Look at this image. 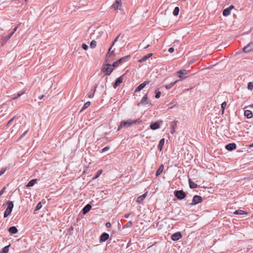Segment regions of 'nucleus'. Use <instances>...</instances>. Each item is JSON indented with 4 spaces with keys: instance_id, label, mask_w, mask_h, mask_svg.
<instances>
[{
    "instance_id": "17",
    "label": "nucleus",
    "mask_w": 253,
    "mask_h": 253,
    "mask_svg": "<svg viewBox=\"0 0 253 253\" xmlns=\"http://www.w3.org/2000/svg\"><path fill=\"white\" fill-rule=\"evenodd\" d=\"M91 209V206L90 204H87L82 210V213L84 214H86Z\"/></svg>"
},
{
    "instance_id": "2",
    "label": "nucleus",
    "mask_w": 253,
    "mask_h": 253,
    "mask_svg": "<svg viewBox=\"0 0 253 253\" xmlns=\"http://www.w3.org/2000/svg\"><path fill=\"white\" fill-rule=\"evenodd\" d=\"M6 204L7 205V207L5 211L4 212V214H3L4 217H6L9 215L10 214V213L12 212V209L13 208V206H14L13 203L12 201H8V202H7Z\"/></svg>"
},
{
    "instance_id": "43",
    "label": "nucleus",
    "mask_w": 253,
    "mask_h": 253,
    "mask_svg": "<svg viewBox=\"0 0 253 253\" xmlns=\"http://www.w3.org/2000/svg\"><path fill=\"white\" fill-rule=\"evenodd\" d=\"M6 170V168H3L0 170V176L2 175Z\"/></svg>"
},
{
    "instance_id": "11",
    "label": "nucleus",
    "mask_w": 253,
    "mask_h": 253,
    "mask_svg": "<svg viewBox=\"0 0 253 253\" xmlns=\"http://www.w3.org/2000/svg\"><path fill=\"white\" fill-rule=\"evenodd\" d=\"M178 77L180 79H185L186 78V75L187 74V71L186 70H182L177 72Z\"/></svg>"
},
{
    "instance_id": "18",
    "label": "nucleus",
    "mask_w": 253,
    "mask_h": 253,
    "mask_svg": "<svg viewBox=\"0 0 253 253\" xmlns=\"http://www.w3.org/2000/svg\"><path fill=\"white\" fill-rule=\"evenodd\" d=\"M150 127L152 130H156L160 127V125L158 122L151 123Z\"/></svg>"
},
{
    "instance_id": "44",
    "label": "nucleus",
    "mask_w": 253,
    "mask_h": 253,
    "mask_svg": "<svg viewBox=\"0 0 253 253\" xmlns=\"http://www.w3.org/2000/svg\"><path fill=\"white\" fill-rule=\"evenodd\" d=\"M82 47L84 50H87L88 47V45L84 43L82 44Z\"/></svg>"
},
{
    "instance_id": "56",
    "label": "nucleus",
    "mask_w": 253,
    "mask_h": 253,
    "mask_svg": "<svg viewBox=\"0 0 253 253\" xmlns=\"http://www.w3.org/2000/svg\"><path fill=\"white\" fill-rule=\"evenodd\" d=\"M129 215H130V213L126 214L124 215V217L126 218H127L129 217Z\"/></svg>"
},
{
    "instance_id": "30",
    "label": "nucleus",
    "mask_w": 253,
    "mask_h": 253,
    "mask_svg": "<svg viewBox=\"0 0 253 253\" xmlns=\"http://www.w3.org/2000/svg\"><path fill=\"white\" fill-rule=\"evenodd\" d=\"M179 8L178 7L176 6L174 8L173 11V14L174 16H177L179 14Z\"/></svg>"
},
{
    "instance_id": "32",
    "label": "nucleus",
    "mask_w": 253,
    "mask_h": 253,
    "mask_svg": "<svg viewBox=\"0 0 253 253\" xmlns=\"http://www.w3.org/2000/svg\"><path fill=\"white\" fill-rule=\"evenodd\" d=\"M177 82V81H175L174 82H172L169 84H167L166 85V88L167 89H169L170 88H171L173 86H174V85L176 84V83Z\"/></svg>"
},
{
    "instance_id": "5",
    "label": "nucleus",
    "mask_w": 253,
    "mask_h": 253,
    "mask_svg": "<svg viewBox=\"0 0 253 253\" xmlns=\"http://www.w3.org/2000/svg\"><path fill=\"white\" fill-rule=\"evenodd\" d=\"M203 199L201 196L199 195H195L192 200V203L190 204V205H196L199 203H202Z\"/></svg>"
},
{
    "instance_id": "10",
    "label": "nucleus",
    "mask_w": 253,
    "mask_h": 253,
    "mask_svg": "<svg viewBox=\"0 0 253 253\" xmlns=\"http://www.w3.org/2000/svg\"><path fill=\"white\" fill-rule=\"evenodd\" d=\"M182 234L180 232H176L171 236V239L174 241H177L182 238Z\"/></svg>"
},
{
    "instance_id": "4",
    "label": "nucleus",
    "mask_w": 253,
    "mask_h": 253,
    "mask_svg": "<svg viewBox=\"0 0 253 253\" xmlns=\"http://www.w3.org/2000/svg\"><path fill=\"white\" fill-rule=\"evenodd\" d=\"M174 195L178 200H182L186 197L187 194L182 190H175L174 191Z\"/></svg>"
},
{
    "instance_id": "27",
    "label": "nucleus",
    "mask_w": 253,
    "mask_h": 253,
    "mask_svg": "<svg viewBox=\"0 0 253 253\" xmlns=\"http://www.w3.org/2000/svg\"><path fill=\"white\" fill-rule=\"evenodd\" d=\"M37 179H33L31 180L28 184L26 185L27 187H31L34 185V184L37 182Z\"/></svg>"
},
{
    "instance_id": "3",
    "label": "nucleus",
    "mask_w": 253,
    "mask_h": 253,
    "mask_svg": "<svg viewBox=\"0 0 253 253\" xmlns=\"http://www.w3.org/2000/svg\"><path fill=\"white\" fill-rule=\"evenodd\" d=\"M113 64H105L102 68V71L105 73V75H110L114 70Z\"/></svg>"
},
{
    "instance_id": "53",
    "label": "nucleus",
    "mask_w": 253,
    "mask_h": 253,
    "mask_svg": "<svg viewBox=\"0 0 253 253\" xmlns=\"http://www.w3.org/2000/svg\"><path fill=\"white\" fill-rule=\"evenodd\" d=\"M27 130L25 131L19 137V138L23 137L24 136L26 135V134L27 133Z\"/></svg>"
},
{
    "instance_id": "26",
    "label": "nucleus",
    "mask_w": 253,
    "mask_h": 253,
    "mask_svg": "<svg viewBox=\"0 0 253 253\" xmlns=\"http://www.w3.org/2000/svg\"><path fill=\"white\" fill-rule=\"evenodd\" d=\"M234 214H236V215H242V214H247L248 213L244 211L241 210H238L235 211L234 212Z\"/></svg>"
},
{
    "instance_id": "1",
    "label": "nucleus",
    "mask_w": 253,
    "mask_h": 253,
    "mask_svg": "<svg viewBox=\"0 0 253 253\" xmlns=\"http://www.w3.org/2000/svg\"><path fill=\"white\" fill-rule=\"evenodd\" d=\"M141 122L140 119H136V120H127V121H122L118 127L117 131H119L121 128L126 127H129L132 125L139 124Z\"/></svg>"
},
{
    "instance_id": "6",
    "label": "nucleus",
    "mask_w": 253,
    "mask_h": 253,
    "mask_svg": "<svg viewBox=\"0 0 253 253\" xmlns=\"http://www.w3.org/2000/svg\"><path fill=\"white\" fill-rule=\"evenodd\" d=\"M130 57V55H126L125 56H124L120 59H118V60L115 61L113 63V66L114 67H117L120 64L124 62L125 61V60Z\"/></svg>"
},
{
    "instance_id": "48",
    "label": "nucleus",
    "mask_w": 253,
    "mask_h": 253,
    "mask_svg": "<svg viewBox=\"0 0 253 253\" xmlns=\"http://www.w3.org/2000/svg\"><path fill=\"white\" fill-rule=\"evenodd\" d=\"M5 190V187H3V188H2V189L0 190V196H1L2 195V194H3V192H4Z\"/></svg>"
},
{
    "instance_id": "20",
    "label": "nucleus",
    "mask_w": 253,
    "mask_h": 253,
    "mask_svg": "<svg viewBox=\"0 0 253 253\" xmlns=\"http://www.w3.org/2000/svg\"><path fill=\"white\" fill-rule=\"evenodd\" d=\"M152 55H153L152 53H149V54H148L145 55L142 58H141L139 60V62L140 63H142V62L146 61L149 58L151 57L152 56Z\"/></svg>"
},
{
    "instance_id": "52",
    "label": "nucleus",
    "mask_w": 253,
    "mask_h": 253,
    "mask_svg": "<svg viewBox=\"0 0 253 253\" xmlns=\"http://www.w3.org/2000/svg\"><path fill=\"white\" fill-rule=\"evenodd\" d=\"M14 119V118H12L11 119H10L8 122L7 123V126L9 125L11 123H12V122L13 121V120Z\"/></svg>"
},
{
    "instance_id": "60",
    "label": "nucleus",
    "mask_w": 253,
    "mask_h": 253,
    "mask_svg": "<svg viewBox=\"0 0 253 253\" xmlns=\"http://www.w3.org/2000/svg\"><path fill=\"white\" fill-rule=\"evenodd\" d=\"M253 147V143L250 145V147Z\"/></svg>"
},
{
    "instance_id": "57",
    "label": "nucleus",
    "mask_w": 253,
    "mask_h": 253,
    "mask_svg": "<svg viewBox=\"0 0 253 253\" xmlns=\"http://www.w3.org/2000/svg\"><path fill=\"white\" fill-rule=\"evenodd\" d=\"M149 46H150L149 44L145 45V46L144 47V49H147Z\"/></svg>"
},
{
    "instance_id": "54",
    "label": "nucleus",
    "mask_w": 253,
    "mask_h": 253,
    "mask_svg": "<svg viewBox=\"0 0 253 253\" xmlns=\"http://www.w3.org/2000/svg\"><path fill=\"white\" fill-rule=\"evenodd\" d=\"M17 27H15L14 29L13 30V31L11 32V33H13V35L14 34V33H15V32L17 30Z\"/></svg>"
},
{
    "instance_id": "47",
    "label": "nucleus",
    "mask_w": 253,
    "mask_h": 253,
    "mask_svg": "<svg viewBox=\"0 0 253 253\" xmlns=\"http://www.w3.org/2000/svg\"><path fill=\"white\" fill-rule=\"evenodd\" d=\"M109 149V147H108V146L105 147L104 148H103L102 149V152H105V151L108 150Z\"/></svg>"
},
{
    "instance_id": "36",
    "label": "nucleus",
    "mask_w": 253,
    "mask_h": 253,
    "mask_svg": "<svg viewBox=\"0 0 253 253\" xmlns=\"http://www.w3.org/2000/svg\"><path fill=\"white\" fill-rule=\"evenodd\" d=\"M42 207V204L41 202H39L36 206L35 209V211H39L40 210L41 208Z\"/></svg>"
},
{
    "instance_id": "13",
    "label": "nucleus",
    "mask_w": 253,
    "mask_h": 253,
    "mask_svg": "<svg viewBox=\"0 0 253 253\" xmlns=\"http://www.w3.org/2000/svg\"><path fill=\"white\" fill-rule=\"evenodd\" d=\"M139 103L142 104V105H146V104H150V105H151V103H150V101H149L148 99L147 94V93H146L143 96V97H142V98L140 100V102Z\"/></svg>"
},
{
    "instance_id": "51",
    "label": "nucleus",
    "mask_w": 253,
    "mask_h": 253,
    "mask_svg": "<svg viewBox=\"0 0 253 253\" xmlns=\"http://www.w3.org/2000/svg\"><path fill=\"white\" fill-rule=\"evenodd\" d=\"M121 34H119L114 40V43H115L118 40L119 37L120 36Z\"/></svg>"
},
{
    "instance_id": "61",
    "label": "nucleus",
    "mask_w": 253,
    "mask_h": 253,
    "mask_svg": "<svg viewBox=\"0 0 253 253\" xmlns=\"http://www.w3.org/2000/svg\"><path fill=\"white\" fill-rule=\"evenodd\" d=\"M145 41H143V44H144L145 43Z\"/></svg>"
},
{
    "instance_id": "59",
    "label": "nucleus",
    "mask_w": 253,
    "mask_h": 253,
    "mask_svg": "<svg viewBox=\"0 0 253 253\" xmlns=\"http://www.w3.org/2000/svg\"><path fill=\"white\" fill-rule=\"evenodd\" d=\"M115 43H114V41H113L110 47H111L112 48L113 46L114 45Z\"/></svg>"
},
{
    "instance_id": "16",
    "label": "nucleus",
    "mask_w": 253,
    "mask_h": 253,
    "mask_svg": "<svg viewBox=\"0 0 253 253\" xmlns=\"http://www.w3.org/2000/svg\"><path fill=\"white\" fill-rule=\"evenodd\" d=\"M234 6L233 5H230L229 7L225 8L223 11V15L224 16H227L230 14L231 10L232 8H233Z\"/></svg>"
},
{
    "instance_id": "40",
    "label": "nucleus",
    "mask_w": 253,
    "mask_h": 253,
    "mask_svg": "<svg viewBox=\"0 0 253 253\" xmlns=\"http://www.w3.org/2000/svg\"><path fill=\"white\" fill-rule=\"evenodd\" d=\"M13 35L12 33H10L8 35L6 36L4 38L6 41H8Z\"/></svg>"
},
{
    "instance_id": "21",
    "label": "nucleus",
    "mask_w": 253,
    "mask_h": 253,
    "mask_svg": "<svg viewBox=\"0 0 253 253\" xmlns=\"http://www.w3.org/2000/svg\"><path fill=\"white\" fill-rule=\"evenodd\" d=\"M244 116L248 119H250L253 117V113L250 110H245L244 111Z\"/></svg>"
},
{
    "instance_id": "38",
    "label": "nucleus",
    "mask_w": 253,
    "mask_h": 253,
    "mask_svg": "<svg viewBox=\"0 0 253 253\" xmlns=\"http://www.w3.org/2000/svg\"><path fill=\"white\" fill-rule=\"evenodd\" d=\"M248 89L252 90L253 89V82H250L248 84Z\"/></svg>"
},
{
    "instance_id": "49",
    "label": "nucleus",
    "mask_w": 253,
    "mask_h": 253,
    "mask_svg": "<svg viewBox=\"0 0 253 253\" xmlns=\"http://www.w3.org/2000/svg\"><path fill=\"white\" fill-rule=\"evenodd\" d=\"M174 51V49L173 47H170L169 49V53H172L173 51Z\"/></svg>"
},
{
    "instance_id": "24",
    "label": "nucleus",
    "mask_w": 253,
    "mask_h": 253,
    "mask_svg": "<svg viewBox=\"0 0 253 253\" xmlns=\"http://www.w3.org/2000/svg\"><path fill=\"white\" fill-rule=\"evenodd\" d=\"M164 165H161L156 171V176H158L160 174H161L162 173V172L164 170Z\"/></svg>"
},
{
    "instance_id": "50",
    "label": "nucleus",
    "mask_w": 253,
    "mask_h": 253,
    "mask_svg": "<svg viewBox=\"0 0 253 253\" xmlns=\"http://www.w3.org/2000/svg\"><path fill=\"white\" fill-rule=\"evenodd\" d=\"M105 225L107 228H110L111 226V224L110 222H107Z\"/></svg>"
},
{
    "instance_id": "58",
    "label": "nucleus",
    "mask_w": 253,
    "mask_h": 253,
    "mask_svg": "<svg viewBox=\"0 0 253 253\" xmlns=\"http://www.w3.org/2000/svg\"><path fill=\"white\" fill-rule=\"evenodd\" d=\"M43 97V95H42L39 96L38 98H39V99H40V100H41V99H42Z\"/></svg>"
},
{
    "instance_id": "14",
    "label": "nucleus",
    "mask_w": 253,
    "mask_h": 253,
    "mask_svg": "<svg viewBox=\"0 0 253 253\" xmlns=\"http://www.w3.org/2000/svg\"><path fill=\"white\" fill-rule=\"evenodd\" d=\"M225 148L228 151H232L236 149V144L235 143H231L227 144Z\"/></svg>"
},
{
    "instance_id": "9",
    "label": "nucleus",
    "mask_w": 253,
    "mask_h": 253,
    "mask_svg": "<svg viewBox=\"0 0 253 253\" xmlns=\"http://www.w3.org/2000/svg\"><path fill=\"white\" fill-rule=\"evenodd\" d=\"M243 50L245 53H249L253 51V42H250L247 46H245Z\"/></svg>"
},
{
    "instance_id": "19",
    "label": "nucleus",
    "mask_w": 253,
    "mask_h": 253,
    "mask_svg": "<svg viewBox=\"0 0 253 253\" xmlns=\"http://www.w3.org/2000/svg\"><path fill=\"white\" fill-rule=\"evenodd\" d=\"M8 232L10 234H15L18 232V230L15 226H11L8 229Z\"/></svg>"
},
{
    "instance_id": "41",
    "label": "nucleus",
    "mask_w": 253,
    "mask_h": 253,
    "mask_svg": "<svg viewBox=\"0 0 253 253\" xmlns=\"http://www.w3.org/2000/svg\"><path fill=\"white\" fill-rule=\"evenodd\" d=\"M24 93V92H20V93H18L16 96L13 97L12 98L13 99H16L17 98H18V97H19L20 96H21L22 94H23Z\"/></svg>"
},
{
    "instance_id": "29",
    "label": "nucleus",
    "mask_w": 253,
    "mask_h": 253,
    "mask_svg": "<svg viewBox=\"0 0 253 253\" xmlns=\"http://www.w3.org/2000/svg\"><path fill=\"white\" fill-rule=\"evenodd\" d=\"M97 84H96L95 86L94 89L92 90V92H89L88 93V97L89 98H92L93 97L95 91L96 90V89L97 88Z\"/></svg>"
},
{
    "instance_id": "55",
    "label": "nucleus",
    "mask_w": 253,
    "mask_h": 253,
    "mask_svg": "<svg viewBox=\"0 0 253 253\" xmlns=\"http://www.w3.org/2000/svg\"><path fill=\"white\" fill-rule=\"evenodd\" d=\"M112 55L110 53H107L106 56V58H109Z\"/></svg>"
},
{
    "instance_id": "42",
    "label": "nucleus",
    "mask_w": 253,
    "mask_h": 253,
    "mask_svg": "<svg viewBox=\"0 0 253 253\" xmlns=\"http://www.w3.org/2000/svg\"><path fill=\"white\" fill-rule=\"evenodd\" d=\"M161 94V92L160 91H156V95H155V98L157 99H158L160 97Z\"/></svg>"
},
{
    "instance_id": "25",
    "label": "nucleus",
    "mask_w": 253,
    "mask_h": 253,
    "mask_svg": "<svg viewBox=\"0 0 253 253\" xmlns=\"http://www.w3.org/2000/svg\"><path fill=\"white\" fill-rule=\"evenodd\" d=\"M188 181L189 187L191 189H194L198 187L197 184L193 182L191 179H189Z\"/></svg>"
},
{
    "instance_id": "28",
    "label": "nucleus",
    "mask_w": 253,
    "mask_h": 253,
    "mask_svg": "<svg viewBox=\"0 0 253 253\" xmlns=\"http://www.w3.org/2000/svg\"><path fill=\"white\" fill-rule=\"evenodd\" d=\"M10 246V244L3 247L0 251V253H7L9 251V248Z\"/></svg>"
},
{
    "instance_id": "23",
    "label": "nucleus",
    "mask_w": 253,
    "mask_h": 253,
    "mask_svg": "<svg viewBox=\"0 0 253 253\" xmlns=\"http://www.w3.org/2000/svg\"><path fill=\"white\" fill-rule=\"evenodd\" d=\"M164 143H165V139L164 138L161 139L160 140V141H159V143L158 146V149L160 151H162L163 147L164 145Z\"/></svg>"
},
{
    "instance_id": "45",
    "label": "nucleus",
    "mask_w": 253,
    "mask_h": 253,
    "mask_svg": "<svg viewBox=\"0 0 253 253\" xmlns=\"http://www.w3.org/2000/svg\"><path fill=\"white\" fill-rule=\"evenodd\" d=\"M112 47H110L108 53H110V54L113 55L114 54V50H111Z\"/></svg>"
},
{
    "instance_id": "35",
    "label": "nucleus",
    "mask_w": 253,
    "mask_h": 253,
    "mask_svg": "<svg viewBox=\"0 0 253 253\" xmlns=\"http://www.w3.org/2000/svg\"><path fill=\"white\" fill-rule=\"evenodd\" d=\"M226 105H227V103L225 101L223 102L221 104V110H222V114L224 113V111L225 110V107L226 106Z\"/></svg>"
},
{
    "instance_id": "34",
    "label": "nucleus",
    "mask_w": 253,
    "mask_h": 253,
    "mask_svg": "<svg viewBox=\"0 0 253 253\" xmlns=\"http://www.w3.org/2000/svg\"><path fill=\"white\" fill-rule=\"evenodd\" d=\"M102 170H101V169L97 171V172L96 173L95 175L93 177V179H94L98 178L100 176V175L102 173Z\"/></svg>"
},
{
    "instance_id": "46",
    "label": "nucleus",
    "mask_w": 253,
    "mask_h": 253,
    "mask_svg": "<svg viewBox=\"0 0 253 253\" xmlns=\"http://www.w3.org/2000/svg\"><path fill=\"white\" fill-rule=\"evenodd\" d=\"M7 41H6L4 38L3 39H1V41H0V43L3 46V45H4L5 44V43Z\"/></svg>"
},
{
    "instance_id": "15",
    "label": "nucleus",
    "mask_w": 253,
    "mask_h": 253,
    "mask_svg": "<svg viewBox=\"0 0 253 253\" xmlns=\"http://www.w3.org/2000/svg\"><path fill=\"white\" fill-rule=\"evenodd\" d=\"M123 82V76H120L119 78H118L115 84L113 85V87L114 88H116L117 87L119 86L121 83H122Z\"/></svg>"
},
{
    "instance_id": "12",
    "label": "nucleus",
    "mask_w": 253,
    "mask_h": 253,
    "mask_svg": "<svg viewBox=\"0 0 253 253\" xmlns=\"http://www.w3.org/2000/svg\"><path fill=\"white\" fill-rule=\"evenodd\" d=\"M109 238V235L107 233H102L99 238V241L100 243L105 242Z\"/></svg>"
},
{
    "instance_id": "22",
    "label": "nucleus",
    "mask_w": 253,
    "mask_h": 253,
    "mask_svg": "<svg viewBox=\"0 0 253 253\" xmlns=\"http://www.w3.org/2000/svg\"><path fill=\"white\" fill-rule=\"evenodd\" d=\"M147 195V193H144V194L139 196L137 197L136 202L137 203H141L142 201H143L145 198H146Z\"/></svg>"
},
{
    "instance_id": "39",
    "label": "nucleus",
    "mask_w": 253,
    "mask_h": 253,
    "mask_svg": "<svg viewBox=\"0 0 253 253\" xmlns=\"http://www.w3.org/2000/svg\"><path fill=\"white\" fill-rule=\"evenodd\" d=\"M132 226V222L128 221L124 226V228H131Z\"/></svg>"
},
{
    "instance_id": "33",
    "label": "nucleus",
    "mask_w": 253,
    "mask_h": 253,
    "mask_svg": "<svg viewBox=\"0 0 253 253\" xmlns=\"http://www.w3.org/2000/svg\"><path fill=\"white\" fill-rule=\"evenodd\" d=\"M90 102L87 101V102H85L84 104L83 107H82L81 111H83V110L86 109L88 107H89L90 106Z\"/></svg>"
},
{
    "instance_id": "31",
    "label": "nucleus",
    "mask_w": 253,
    "mask_h": 253,
    "mask_svg": "<svg viewBox=\"0 0 253 253\" xmlns=\"http://www.w3.org/2000/svg\"><path fill=\"white\" fill-rule=\"evenodd\" d=\"M176 125V122H172L170 126L171 133H173L175 131V126Z\"/></svg>"
},
{
    "instance_id": "37",
    "label": "nucleus",
    "mask_w": 253,
    "mask_h": 253,
    "mask_svg": "<svg viewBox=\"0 0 253 253\" xmlns=\"http://www.w3.org/2000/svg\"><path fill=\"white\" fill-rule=\"evenodd\" d=\"M96 46V42L94 40H92L91 42H90V46L93 48H95Z\"/></svg>"
},
{
    "instance_id": "8",
    "label": "nucleus",
    "mask_w": 253,
    "mask_h": 253,
    "mask_svg": "<svg viewBox=\"0 0 253 253\" xmlns=\"http://www.w3.org/2000/svg\"><path fill=\"white\" fill-rule=\"evenodd\" d=\"M150 83L149 81H145L143 83L140 84L135 89L134 92H137L140 91L143 88H144L146 85Z\"/></svg>"
},
{
    "instance_id": "7",
    "label": "nucleus",
    "mask_w": 253,
    "mask_h": 253,
    "mask_svg": "<svg viewBox=\"0 0 253 253\" xmlns=\"http://www.w3.org/2000/svg\"><path fill=\"white\" fill-rule=\"evenodd\" d=\"M122 7V0H116L112 5V8L114 10H121Z\"/></svg>"
}]
</instances>
